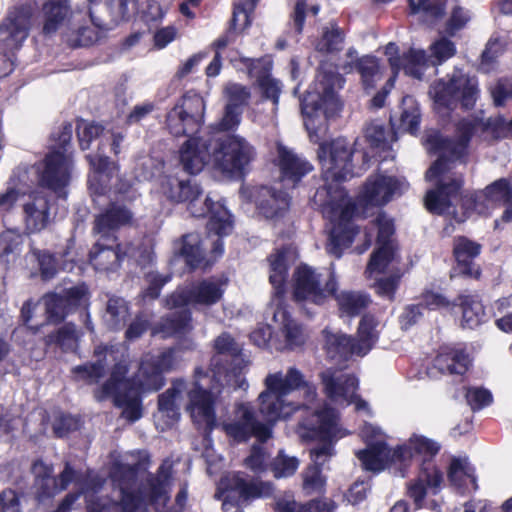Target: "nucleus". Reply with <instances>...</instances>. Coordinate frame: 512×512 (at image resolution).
Masks as SVG:
<instances>
[{
	"mask_svg": "<svg viewBox=\"0 0 512 512\" xmlns=\"http://www.w3.org/2000/svg\"><path fill=\"white\" fill-rule=\"evenodd\" d=\"M352 154V147L344 138L322 144L318 153L326 185L316 191L314 202L332 224L326 249L336 257L341 256L343 249L351 245L358 233L351 222L354 204L338 184L352 173Z\"/></svg>",
	"mask_w": 512,
	"mask_h": 512,
	"instance_id": "f257e3e1",
	"label": "nucleus"
},
{
	"mask_svg": "<svg viewBox=\"0 0 512 512\" xmlns=\"http://www.w3.org/2000/svg\"><path fill=\"white\" fill-rule=\"evenodd\" d=\"M482 124L472 120H463L457 126L458 139L452 141L444 139L437 132L427 134L425 146L429 152L439 153V158L426 172L428 181L437 180V187L427 192L425 197L426 208L433 213H450L452 203L457 199L458 191L462 185L461 178L450 174L453 159L461 158L467 148L472 134Z\"/></svg>",
	"mask_w": 512,
	"mask_h": 512,
	"instance_id": "f03ea898",
	"label": "nucleus"
},
{
	"mask_svg": "<svg viewBox=\"0 0 512 512\" xmlns=\"http://www.w3.org/2000/svg\"><path fill=\"white\" fill-rule=\"evenodd\" d=\"M343 78L338 73L320 72L313 91H308L302 101L304 124L312 141L319 140V133L326 129V119L336 115L341 103L336 90L342 88Z\"/></svg>",
	"mask_w": 512,
	"mask_h": 512,
	"instance_id": "7ed1b4c3",
	"label": "nucleus"
},
{
	"mask_svg": "<svg viewBox=\"0 0 512 512\" xmlns=\"http://www.w3.org/2000/svg\"><path fill=\"white\" fill-rule=\"evenodd\" d=\"M116 241L103 240L97 236V242L90 252V262L93 267L102 272L116 269L124 257L133 259L141 267H145L153 260V247L150 239L138 240L135 243L129 242L118 244Z\"/></svg>",
	"mask_w": 512,
	"mask_h": 512,
	"instance_id": "20e7f679",
	"label": "nucleus"
},
{
	"mask_svg": "<svg viewBox=\"0 0 512 512\" xmlns=\"http://www.w3.org/2000/svg\"><path fill=\"white\" fill-rule=\"evenodd\" d=\"M429 94L439 112L442 109L451 110L458 103L469 109L474 106L479 96L478 82L475 77L461 70H455L447 82L443 80L435 82L430 87Z\"/></svg>",
	"mask_w": 512,
	"mask_h": 512,
	"instance_id": "39448f33",
	"label": "nucleus"
},
{
	"mask_svg": "<svg viewBox=\"0 0 512 512\" xmlns=\"http://www.w3.org/2000/svg\"><path fill=\"white\" fill-rule=\"evenodd\" d=\"M72 138V125H64L58 136L57 143L46 156L42 168L39 170L40 183L61 193L70 179L71 155L69 153Z\"/></svg>",
	"mask_w": 512,
	"mask_h": 512,
	"instance_id": "423d86ee",
	"label": "nucleus"
},
{
	"mask_svg": "<svg viewBox=\"0 0 512 512\" xmlns=\"http://www.w3.org/2000/svg\"><path fill=\"white\" fill-rule=\"evenodd\" d=\"M336 427L335 410L330 407L310 412L298 423L297 432L304 441H318L321 443L320 446L310 451L314 463H318L323 456L331 455L332 440L336 434Z\"/></svg>",
	"mask_w": 512,
	"mask_h": 512,
	"instance_id": "0eeeda50",
	"label": "nucleus"
},
{
	"mask_svg": "<svg viewBox=\"0 0 512 512\" xmlns=\"http://www.w3.org/2000/svg\"><path fill=\"white\" fill-rule=\"evenodd\" d=\"M255 157V148L239 135H224L213 141L211 160L224 173H241Z\"/></svg>",
	"mask_w": 512,
	"mask_h": 512,
	"instance_id": "6e6552de",
	"label": "nucleus"
},
{
	"mask_svg": "<svg viewBox=\"0 0 512 512\" xmlns=\"http://www.w3.org/2000/svg\"><path fill=\"white\" fill-rule=\"evenodd\" d=\"M200 195L201 191L197 184L191 181H182V184H178V192L173 194V201L188 202V209L191 215L195 217L211 212L207 224L208 231L219 236L229 234L232 231V220L229 212L220 205L211 207L208 198L202 202L199 199Z\"/></svg>",
	"mask_w": 512,
	"mask_h": 512,
	"instance_id": "1a4fd4ad",
	"label": "nucleus"
},
{
	"mask_svg": "<svg viewBox=\"0 0 512 512\" xmlns=\"http://www.w3.org/2000/svg\"><path fill=\"white\" fill-rule=\"evenodd\" d=\"M206 377H209L208 371L200 366L195 368L193 388L188 392L187 409L197 428L209 434L217 426L216 397L210 388L201 385V380Z\"/></svg>",
	"mask_w": 512,
	"mask_h": 512,
	"instance_id": "9d476101",
	"label": "nucleus"
},
{
	"mask_svg": "<svg viewBox=\"0 0 512 512\" xmlns=\"http://www.w3.org/2000/svg\"><path fill=\"white\" fill-rule=\"evenodd\" d=\"M204 111L203 98L189 92L168 112L166 127L176 137L195 133L203 123Z\"/></svg>",
	"mask_w": 512,
	"mask_h": 512,
	"instance_id": "9b49d317",
	"label": "nucleus"
},
{
	"mask_svg": "<svg viewBox=\"0 0 512 512\" xmlns=\"http://www.w3.org/2000/svg\"><path fill=\"white\" fill-rule=\"evenodd\" d=\"M226 281L209 278L192 283L184 289L177 290L166 299L170 309L191 305L208 307L218 303L224 294Z\"/></svg>",
	"mask_w": 512,
	"mask_h": 512,
	"instance_id": "f8f14e48",
	"label": "nucleus"
},
{
	"mask_svg": "<svg viewBox=\"0 0 512 512\" xmlns=\"http://www.w3.org/2000/svg\"><path fill=\"white\" fill-rule=\"evenodd\" d=\"M294 298L297 301L323 303L336 291V282L332 274L324 277L307 265L299 266L293 275Z\"/></svg>",
	"mask_w": 512,
	"mask_h": 512,
	"instance_id": "ddd939ff",
	"label": "nucleus"
},
{
	"mask_svg": "<svg viewBox=\"0 0 512 512\" xmlns=\"http://www.w3.org/2000/svg\"><path fill=\"white\" fill-rule=\"evenodd\" d=\"M235 414V420L224 423L222 429L236 443H245L251 438H256L260 443H266L272 437L271 425L260 422L250 404H238Z\"/></svg>",
	"mask_w": 512,
	"mask_h": 512,
	"instance_id": "4468645a",
	"label": "nucleus"
},
{
	"mask_svg": "<svg viewBox=\"0 0 512 512\" xmlns=\"http://www.w3.org/2000/svg\"><path fill=\"white\" fill-rule=\"evenodd\" d=\"M441 450V445L423 435L413 434L406 443L396 446L397 457L400 460L402 476L408 471L413 461L419 462V470L431 472L441 470L435 463V457Z\"/></svg>",
	"mask_w": 512,
	"mask_h": 512,
	"instance_id": "2eb2a0df",
	"label": "nucleus"
},
{
	"mask_svg": "<svg viewBox=\"0 0 512 512\" xmlns=\"http://www.w3.org/2000/svg\"><path fill=\"white\" fill-rule=\"evenodd\" d=\"M176 364V354H144L136 371V387L145 393L161 390L166 383L164 375Z\"/></svg>",
	"mask_w": 512,
	"mask_h": 512,
	"instance_id": "dca6fc26",
	"label": "nucleus"
},
{
	"mask_svg": "<svg viewBox=\"0 0 512 512\" xmlns=\"http://www.w3.org/2000/svg\"><path fill=\"white\" fill-rule=\"evenodd\" d=\"M503 202L506 209L502 215V222L512 221V191L505 179H499L487 186L484 190L478 191L470 197H465L463 206L466 209L476 211L478 214H485L490 208Z\"/></svg>",
	"mask_w": 512,
	"mask_h": 512,
	"instance_id": "f3484780",
	"label": "nucleus"
},
{
	"mask_svg": "<svg viewBox=\"0 0 512 512\" xmlns=\"http://www.w3.org/2000/svg\"><path fill=\"white\" fill-rule=\"evenodd\" d=\"M243 62L249 68V73L258 77L259 87L263 96L272 101L270 113L265 118L258 115L259 107L263 106L264 102L261 101L257 104L254 121L262 125L275 124L278 99L281 89L278 81L271 78L269 75H266V72L270 69L271 63L268 60L250 58H244Z\"/></svg>",
	"mask_w": 512,
	"mask_h": 512,
	"instance_id": "a211bd4d",
	"label": "nucleus"
},
{
	"mask_svg": "<svg viewBox=\"0 0 512 512\" xmlns=\"http://www.w3.org/2000/svg\"><path fill=\"white\" fill-rule=\"evenodd\" d=\"M261 490L257 484L247 481L240 472L222 476L217 485L216 498L222 500V509L229 511L239 507L241 501L257 498Z\"/></svg>",
	"mask_w": 512,
	"mask_h": 512,
	"instance_id": "6ab92c4d",
	"label": "nucleus"
},
{
	"mask_svg": "<svg viewBox=\"0 0 512 512\" xmlns=\"http://www.w3.org/2000/svg\"><path fill=\"white\" fill-rule=\"evenodd\" d=\"M32 8L15 7L0 25V46L8 50L16 49L28 37L31 26Z\"/></svg>",
	"mask_w": 512,
	"mask_h": 512,
	"instance_id": "aec40b11",
	"label": "nucleus"
},
{
	"mask_svg": "<svg viewBox=\"0 0 512 512\" xmlns=\"http://www.w3.org/2000/svg\"><path fill=\"white\" fill-rule=\"evenodd\" d=\"M405 183L392 176L374 175L369 177L362 192L359 202L363 205L382 206L391 198L401 193Z\"/></svg>",
	"mask_w": 512,
	"mask_h": 512,
	"instance_id": "412c9836",
	"label": "nucleus"
},
{
	"mask_svg": "<svg viewBox=\"0 0 512 512\" xmlns=\"http://www.w3.org/2000/svg\"><path fill=\"white\" fill-rule=\"evenodd\" d=\"M217 236L218 238L212 241L213 249L209 257L206 256L200 236L196 233L184 235L181 240L176 243V248L192 269L207 267L223 252L221 236Z\"/></svg>",
	"mask_w": 512,
	"mask_h": 512,
	"instance_id": "4be33fe9",
	"label": "nucleus"
},
{
	"mask_svg": "<svg viewBox=\"0 0 512 512\" xmlns=\"http://www.w3.org/2000/svg\"><path fill=\"white\" fill-rule=\"evenodd\" d=\"M31 472L34 476L32 484L34 500L38 505L52 503L55 496L61 492L57 478L53 476V465L47 464L42 459H36L32 463Z\"/></svg>",
	"mask_w": 512,
	"mask_h": 512,
	"instance_id": "5701e85b",
	"label": "nucleus"
},
{
	"mask_svg": "<svg viewBox=\"0 0 512 512\" xmlns=\"http://www.w3.org/2000/svg\"><path fill=\"white\" fill-rule=\"evenodd\" d=\"M356 456L366 471L378 473L390 467H395L400 471V460L397 457L396 447L390 448L385 441L369 444L367 448L357 451Z\"/></svg>",
	"mask_w": 512,
	"mask_h": 512,
	"instance_id": "b1692460",
	"label": "nucleus"
},
{
	"mask_svg": "<svg viewBox=\"0 0 512 512\" xmlns=\"http://www.w3.org/2000/svg\"><path fill=\"white\" fill-rule=\"evenodd\" d=\"M133 213L123 204L112 203L94 220L93 231L103 240L116 241L114 231L131 224Z\"/></svg>",
	"mask_w": 512,
	"mask_h": 512,
	"instance_id": "393cba45",
	"label": "nucleus"
},
{
	"mask_svg": "<svg viewBox=\"0 0 512 512\" xmlns=\"http://www.w3.org/2000/svg\"><path fill=\"white\" fill-rule=\"evenodd\" d=\"M213 141L201 137L189 138L180 148L179 159L183 170L197 174L211 159Z\"/></svg>",
	"mask_w": 512,
	"mask_h": 512,
	"instance_id": "a878e982",
	"label": "nucleus"
},
{
	"mask_svg": "<svg viewBox=\"0 0 512 512\" xmlns=\"http://www.w3.org/2000/svg\"><path fill=\"white\" fill-rule=\"evenodd\" d=\"M443 482L444 474L441 470H419L417 476L406 485V495L413 501L415 510L424 507L428 489L436 495L441 490Z\"/></svg>",
	"mask_w": 512,
	"mask_h": 512,
	"instance_id": "bb28decb",
	"label": "nucleus"
},
{
	"mask_svg": "<svg viewBox=\"0 0 512 512\" xmlns=\"http://www.w3.org/2000/svg\"><path fill=\"white\" fill-rule=\"evenodd\" d=\"M130 370V363L126 359L118 360L112 367L109 378L94 392V398L98 402L105 401L111 395L127 390L130 386L128 381L132 382L133 388L136 387V374L132 377H127Z\"/></svg>",
	"mask_w": 512,
	"mask_h": 512,
	"instance_id": "cd10ccee",
	"label": "nucleus"
},
{
	"mask_svg": "<svg viewBox=\"0 0 512 512\" xmlns=\"http://www.w3.org/2000/svg\"><path fill=\"white\" fill-rule=\"evenodd\" d=\"M276 164L282 179L290 181L293 185L312 170V166L306 160L281 143L277 144Z\"/></svg>",
	"mask_w": 512,
	"mask_h": 512,
	"instance_id": "c85d7f7f",
	"label": "nucleus"
},
{
	"mask_svg": "<svg viewBox=\"0 0 512 512\" xmlns=\"http://www.w3.org/2000/svg\"><path fill=\"white\" fill-rule=\"evenodd\" d=\"M350 60L343 64L342 69L349 73L355 67L361 76L362 85L366 90H372L382 80V69L379 61L372 56L357 58L356 51L350 49L346 54Z\"/></svg>",
	"mask_w": 512,
	"mask_h": 512,
	"instance_id": "c756f323",
	"label": "nucleus"
},
{
	"mask_svg": "<svg viewBox=\"0 0 512 512\" xmlns=\"http://www.w3.org/2000/svg\"><path fill=\"white\" fill-rule=\"evenodd\" d=\"M259 411L265 418L267 425L274 424L280 419H288L294 412L301 408V405L286 402L283 397L270 392H262L259 395Z\"/></svg>",
	"mask_w": 512,
	"mask_h": 512,
	"instance_id": "7c9ffc66",
	"label": "nucleus"
},
{
	"mask_svg": "<svg viewBox=\"0 0 512 512\" xmlns=\"http://www.w3.org/2000/svg\"><path fill=\"white\" fill-rule=\"evenodd\" d=\"M480 251V244L463 236L457 237L454 240L453 248L457 261V267L455 270H458L462 275L478 278L480 276V270L475 266L473 260L480 254Z\"/></svg>",
	"mask_w": 512,
	"mask_h": 512,
	"instance_id": "2f4dec72",
	"label": "nucleus"
},
{
	"mask_svg": "<svg viewBox=\"0 0 512 512\" xmlns=\"http://www.w3.org/2000/svg\"><path fill=\"white\" fill-rule=\"evenodd\" d=\"M130 385L127 390L115 393L110 396L113 404L117 408H122V417L129 422H136L143 415V402L142 395L145 393L139 388H133L132 382L128 381Z\"/></svg>",
	"mask_w": 512,
	"mask_h": 512,
	"instance_id": "473e14b6",
	"label": "nucleus"
},
{
	"mask_svg": "<svg viewBox=\"0 0 512 512\" xmlns=\"http://www.w3.org/2000/svg\"><path fill=\"white\" fill-rule=\"evenodd\" d=\"M43 33L51 35L63 27L71 18L72 10L68 0H46L42 8Z\"/></svg>",
	"mask_w": 512,
	"mask_h": 512,
	"instance_id": "72a5a7b5",
	"label": "nucleus"
},
{
	"mask_svg": "<svg viewBox=\"0 0 512 512\" xmlns=\"http://www.w3.org/2000/svg\"><path fill=\"white\" fill-rule=\"evenodd\" d=\"M24 221L27 230L37 232L44 229L49 221L48 201L40 195H30L23 203Z\"/></svg>",
	"mask_w": 512,
	"mask_h": 512,
	"instance_id": "f704fd0d",
	"label": "nucleus"
},
{
	"mask_svg": "<svg viewBox=\"0 0 512 512\" xmlns=\"http://www.w3.org/2000/svg\"><path fill=\"white\" fill-rule=\"evenodd\" d=\"M256 204L263 216L272 219L282 215L288 209L289 197L282 191L262 187L258 190Z\"/></svg>",
	"mask_w": 512,
	"mask_h": 512,
	"instance_id": "c9c22d12",
	"label": "nucleus"
},
{
	"mask_svg": "<svg viewBox=\"0 0 512 512\" xmlns=\"http://www.w3.org/2000/svg\"><path fill=\"white\" fill-rule=\"evenodd\" d=\"M87 159L94 169L93 175L89 178V189L92 195H102L106 192L109 178L117 172L118 167L106 156L88 155Z\"/></svg>",
	"mask_w": 512,
	"mask_h": 512,
	"instance_id": "e433bc0d",
	"label": "nucleus"
},
{
	"mask_svg": "<svg viewBox=\"0 0 512 512\" xmlns=\"http://www.w3.org/2000/svg\"><path fill=\"white\" fill-rule=\"evenodd\" d=\"M276 306V310L273 313V320L275 323L279 324L280 328L285 333L289 347L294 348L301 346L307 338L303 328L290 318L288 311L281 303H277Z\"/></svg>",
	"mask_w": 512,
	"mask_h": 512,
	"instance_id": "4c0bfd02",
	"label": "nucleus"
},
{
	"mask_svg": "<svg viewBox=\"0 0 512 512\" xmlns=\"http://www.w3.org/2000/svg\"><path fill=\"white\" fill-rule=\"evenodd\" d=\"M457 300L462 309L461 325L463 328L474 329L485 320V310L477 296L460 295Z\"/></svg>",
	"mask_w": 512,
	"mask_h": 512,
	"instance_id": "58836bf2",
	"label": "nucleus"
},
{
	"mask_svg": "<svg viewBox=\"0 0 512 512\" xmlns=\"http://www.w3.org/2000/svg\"><path fill=\"white\" fill-rule=\"evenodd\" d=\"M469 365V354H436L432 360L433 368L441 374L464 375Z\"/></svg>",
	"mask_w": 512,
	"mask_h": 512,
	"instance_id": "ea45409f",
	"label": "nucleus"
},
{
	"mask_svg": "<svg viewBox=\"0 0 512 512\" xmlns=\"http://www.w3.org/2000/svg\"><path fill=\"white\" fill-rule=\"evenodd\" d=\"M191 328V313L184 309L181 312H173L167 318L163 319L159 325L154 328L153 334H161L162 337L172 336L174 334L185 333Z\"/></svg>",
	"mask_w": 512,
	"mask_h": 512,
	"instance_id": "a19ab883",
	"label": "nucleus"
},
{
	"mask_svg": "<svg viewBox=\"0 0 512 512\" xmlns=\"http://www.w3.org/2000/svg\"><path fill=\"white\" fill-rule=\"evenodd\" d=\"M289 251L287 249H283L277 251L275 254H272L269 258L270 264V282L275 289V296L277 298L278 303H280V298L284 294L283 285L287 276V255Z\"/></svg>",
	"mask_w": 512,
	"mask_h": 512,
	"instance_id": "79ce46f5",
	"label": "nucleus"
},
{
	"mask_svg": "<svg viewBox=\"0 0 512 512\" xmlns=\"http://www.w3.org/2000/svg\"><path fill=\"white\" fill-rule=\"evenodd\" d=\"M398 263L395 246H378L371 255L367 265L366 273L371 277L373 274H380L391 267L394 272Z\"/></svg>",
	"mask_w": 512,
	"mask_h": 512,
	"instance_id": "37998d69",
	"label": "nucleus"
},
{
	"mask_svg": "<svg viewBox=\"0 0 512 512\" xmlns=\"http://www.w3.org/2000/svg\"><path fill=\"white\" fill-rule=\"evenodd\" d=\"M103 358H99L95 362H87L82 365H77L72 368V374L76 381H82L85 384H97L102 379L107 370L106 355L102 354Z\"/></svg>",
	"mask_w": 512,
	"mask_h": 512,
	"instance_id": "c03bdc74",
	"label": "nucleus"
},
{
	"mask_svg": "<svg viewBox=\"0 0 512 512\" xmlns=\"http://www.w3.org/2000/svg\"><path fill=\"white\" fill-rule=\"evenodd\" d=\"M80 332L71 324H65L54 334H50L46 342L48 345L54 344L55 349L75 351L79 348Z\"/></svg>",
	"mask_w": 512,
	"mask_h": 512,
	"instance_id": "a18cd8bd",
	"label": "nucleus"
},
{
	"mask_svg": "<svg viewBox=\"0 0 512 512\" xmlns=\"http://www.w3.org/2000/svg\"><path fill=\"white\" fill-rule=\"evenodd\" d=\"M339 309L348 316H355L371 302L369 296L357 291H342L336 295Z\"/></svg>",
	"mask_w": 512,
	"mask_h": 512,
	"instance_id": "49530a36",
	"label": "nucleus"
},
{
	"mask_svg": "<svg viewBox=\"0 0 512 512\" xmlns=\"http://www.w3.org/2000/svg\"><path fill=\"white\" fill-rule=\"evenodd\" d=\"M184 386V379H176L173 381L172 387L168 388L158 396V410L172 421L179 419L180 414L176 405V398Z\"/></svg>",
	"mask_w": 512,
	"mask_h": 512,
	"instance_id": "de8ad7c7",
	"label": "nucleus"
},
{
	"mask_svg": "<svg viewBox=\"0 0 512 512\" xmlns=\"http://www.w3.org/2000/svg\"><path fill=\"white\" fill-rule=\"evenodd\" d=\"M343 41V32L335 24H330L323 28L321 38L315 44V49L321 53L337 52L342 49Z\"/></svg>",
	"mask_w": 512,
	"mask_h": 512,
	"instance_id": "09e8293b",
	"label": "nucleus"
},
{
	"mask_svg": "<svg viewBox=\"0 0 512 512\" xmlns=\"http://www.w3.org/2000/svg\"><path fill=\"white\" fill-rule=\"evenodd\" d=\"M378 321L372 315L362 317L358 328V342L356 343L358 350H370L378 339L376 327Z\"/></svg>",
	"mask_w": 512,
	"mask_h": 512,
	"instance_id": "8fccbe9b",
	"label": "nucleus"
},
{
	"mask_svg": "<svg viewBox=\"0 0 512 512\" xmlns=\"http://www.w3.org/2000/svg\"><path fill=\"white\" fill-rule=\"evenodd\" d=\"M429 61L424 50L410 49L404 56L401 67L406 74L421 79Z\"/></svg>",
	"mask_w": 512,
	"mask_h": 512,
	"instance_id": "3c124183",
	"label": "nucleus"
},
{
	"mask_svg": "<svg viewBox=\"0 0 512 512\" xmlns=\"http://www.w3.org/2000/svg\"><path fill=\"white\" fill-rule=\"evenodd\" d=\"M324 336V348L328 351L353 352L357 349L356 342L348 335L341 332H332L328 328L322 331Z\"/></svg>",
	"mask_w": 512,
	"mask_h": 512,
	"instance_id": "603ef678",
	"label": "nucleus"
},
{
	"mask_svg": "<svg viewBox=\"0 0 512 512\" xmlns=\"http://www.w3.org/2000/svg\"><path fill=\"white\" fill-rule=\"evenodd\" d=\"M299 467L297 457L288 456L280 450L270 463V469L275 478H286L295 474Z\"/></svg>",
	"mask_w": 512,
	"mask_h": 512,
	"instance_id": "864d4df0",
	"label": "nucleus"
},
{
	"mask_svg": "<svg viewBox=\"0 0 512 512\" xmlns=\"http://www.w3.org/2000/svg\"><path fill=\"white\" fill-rule=\"evenodd\" d=\"M504 42L498 37H491L481 54L479 69L485 73L494 69L497 58L504 51Z\"/></svg>",
	"mask_w": 512,
	"mask_h": 512,
	"instance_id": "5fc2aeb1",
	"label": "nucleus"
},
{
	"mask_svg": "<svg viewBox=\"0 0 512 512\" xmlns=\"http://www.w3.org/2000/svg\"><path fill=\"white\" fill-rule=\"evenodd\" d=\"M303 489L307 493L322 492L326 484V478L322 475V465L313 463L306 467L303 474Z\"/></svg>",
	"mask_w": 512,
	"mask_h": 512,
	"instance_id": "6e6d98bb",
	"label": "nucleus"
},
{
	"mask_svg": "<svg viewBox=\"0 0 512 512\" xmlns=\"http://www.w3.org/2000/svg\"><path fill=\"white\" fill-rule=\"evenodd\" d=\"M42 303L46 313L48 322L61 321L68 309L64 297L57 294H47L43 297Z\"/></svg>",
	"mask_w": 512,
	"mask_h": 512,
	"instance_id": "4d7b16f0",
	"label": "nucleus"
},
{
	"mask_svg": "<svg viewBox=\"0 0 512 512\" xmlns=\"http://www.w3.org/2000/svg\"><path fill=\"white\" fill-rule=\"evenodd\" d=\"M145 504V495L140 489L131 490L125 486L120 487V499L117 505L122 512H137Z\"/></svg>",
	"mask_w": 512,
	"mask_h": 512,
	"instance_id": "13d9d810",
	"label": "nucleus"
},
{
	"mask_svg": "<svg viewBox=\"0 0 512 512\" xmlns=\"http://www.w3.org/2000/svg\"><path fill=\"white\" fill-rule=\"evenodd\" d=\"M227 104L230 107L242 109L243 106L247 105L250 98V90L238 83H228L224 89Z\"/></svg>",
	"mask_w": 512,
	"mask_h": 512,
	"instance_id": "bf43d9fd",
	"label": "nucleus"
},
{
	"mask_svg": "<svg viewBox=\"0 0 512 512\" xmlns=\"http://www.w3.org/2000/svg\"><path fill=\"white\" fill-rule=\"evenodd\" d=\"M412 13H424L427 17L438 19L443 16L445 2L443 0H409Z\"/></svg>",
	"mask_w": 512,
	"mask_h": 512,
	"instance_id": "052dcab7",
	"label": "nucleus"
},
{
	"mask_svg": "<svg viewBox=\"0 0 512 512\" xmlns=\"http://www.w3.org/2000/svg\"><path fill=\"white\" fill-rule=\"evenodd\" d=\"M127 307L123 299L111 298L107 303L105 321L111 328H116L125 322Z\"/></svg>",
	"mask_w": 512,
	"mask_h": 512,
	"instance_id": "680f3d73",
	"label": "nucleus"
},
{
	"mask_svg": "<svg viewBox=\"0 0 512 512\" xmlns=\"http://www.w3.org/2000/svg\"><path fill=\"white\" fill-rule=\"evenodd\" d=\"M79 419L68 413L55 416L52 423L53 434L57 438H64L79 429Z\"/></svg>",
	"mask_w": 512,
	"mask_h": 512,
	"instance_id": "e2e57ef3",
	"label": "nucleus"
},
{
	"mask_svg": "<svg viewBox=\"0 0 512 512\" xmlns=\"http://www.w3.org/2000/svg\"><path fill=\"white\" fill-rule=\"evenodd\" d=\"M465 398L472 411H479L493 402L492 393L483 387L469 388L465 394Z\"/></svg>",
	"mask_w": 512,
	"mask_h": 512,
	"instance_id": "0e129e2a",
	"label": "nucleus"
},
{
	"mask_svg": "<svg viewBox=\"0 0 512 512\" xmlns=\"http://www.w3.org/2000/svg\"><path fill=\"white\" fill-rule=\"evenodd\" d=\"M98 39V32L89 26L79 27L66 35V41L71 47L89 46Z\"/></svg>",
	"mask_w": 512,
	"mask_h": 512,
	"instance_id": "69168bd1",
	"label": "nucleus"
},
{
	"mask_svg": "<svg viewBox=\"0 0 512 512\" xmlns=\"http://www.w3.org/2000/svg\"><path fill=\"white\" fill-rule=\"evenodd\" d=\"M373 227L377 228V245L378 246H395L393 241L394 225L390 218L386 215H379Z\"/></svg>",
	"mask_w": 512,
	"mask_h": 512,
	"instance_id": "338daca9",
	"label": "nucleus"
},
{
	"mask_svg": "<svg viewBox=\"0 0 512 512\" xmlns=\"http://www.w3.org/2000/svg\"><path fill=\"white\" fill-rule=\"evenodd\" d=\"M30 260L37 262L43 279H51L56 274V262L54 257L41 251H34L29 256Z\"/></svg>",
	"mask_w": 512,
	"mask_h": 512,
	"instance_id": "774afa93",
	"label": "nucleus"
}]
</instances>
